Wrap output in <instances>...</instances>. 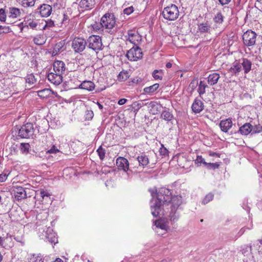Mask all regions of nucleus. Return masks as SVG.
Here are the masks:
<instances>
[{"instance_id":"1","label":"nucleus","mask_w":262,"mask_h":262,"mask_svg":"<svg viewBox=\"0 0 262 262\" xmlns=\"http://www.w3.org/2000/svg\"><path fill=\"white\" fill-rule=\"evenodd\" d=\"M152 199L150 202L151 214L154 217L164 215L167 207L170 206V208L177 210L182 204V197L174 196L171 197L169 189L161 188L158 191L156 189H149Z\"/></svg>"},{"instance_id":"2","label":"nucleus","mask_w":262,"mask_h":262,"mask_svg":"<svg viewBox=\"0 0 262 262\" xmlns=\"http://www.w3.org/2000/svg\"><path fill=\"white\" fill-rule=\"evenodd\" d=\"M163 17L168 20H174L179 15L178 7L173 4L165 7L162 12Z\"/></svg>"},{"instance_id":"3","label":"nucleus","mask_w":262,"mask_h":262,"mask_svg":"<svg viewBox=\"0 0 262 262\" xmlns=\"http://www.w3.org/2000/svg\"><path fill=\"white\" fill-rule=\"evenodd\" d=\"M86 41L88 48L96 52L102 49L101 38L98 35L90 36Z\"/></svg>"},{"instance_id":"4","label":"nucleus","mask_w":262,"mask_h":262,"mask_svg":"<svg viewBox=\"0 0 262 262\" xmlns=\"http://www.w3.org/2000/svg\"><path fill=\"white\" fill-rule=\"evenodd\" d=\"M115 23L114 15L112 13H106L102 17L100 25L103 28L111 29L114 28Z\"/></svg>"},{"instance_id":"5","label":"nucleus","mask_w":262,"mask_h":262,"mask_svg":"<svg viewBox=\"0 0 262 262\" xmlns=\"http://www.w3.org/2000/svg\"><path fill=\"white\" fill-rule=\"evenodd\" d=\"M18 136L21 138H29L34 134L33 125L28 123L23 125L18 130Z\"/></svg>"},{"instance_id":"6","label":"nucleus","mask_w":262,"mask_h":262,"mask_svg":"<svg viewBox=\"0 0 262 262\" xmlns=\"http://www.w3.org/2000/svg\"><path fill=\"white\" fill-rule=\"evenodd\" d=\"M86 46V41L80 37L75 38L72 42V48L76 53H81L84 51Z\"/></svg>"},{"instance_id":"7","label":"nucleus","mask_w":262,"mask_h":262,"mask_svg":"<svg viewBox=\"0 0 262 262\" xmlns=\"http://www.w3.org/2000/svg\"><path fill=\"white\" fill-rule=\"evenodd\" d=\"M126 56L130 61H137L142 58L143 53L140 48L137 46H135L128 51Z\"/></svg>"},{"instance_id":"8","label":"nucleus","mask_w":262,"mask_h":262,"mask_svg":"<svg viewBox=\"0 0 262 262\" xmlns=\"http://www.w3.org/2000/svg\"><path fill=\"white\" fill-rule=\"evenodd\" d=\"M257 35L251 31L248 30L245 32L243 35V42L245 45L250 47L255 45Z\"/></svg>"},{"instance_id":"9","label":"nucleus","mask_w":262,"mask_h":262,"mask_svg":"<svg viewBox=\"0 0 262 262\" xmlns=\"http://www.w3.org/2000/svg\"><path fill=\"white\" fill-rule=\"evenodd\" d=\"M127 40L135 46H137L141 41L142 36L137 32L130 30L128 32Z\"/></svg>"},{"instance_id":"10","label":"nucleus","mask_w":262,"mask_h":262,"mask_svg":"<svg viewBox=\"0 0 262 262\" xmlns=\"http://www.w3.org/2000/svg\"><path fill=\"white\" fill-rule=\"evenodd\" d=\"M48 79L51 83L57 85L61 83L62 76L60 74L50 73L48 75Z\"/></svg>"},{"instance_id":"11","label":"nucleus","mask_w":262,"mask_h":262,"mask_svg":"<svg viewBox=\"0 0 262 262\" xmlns=\"http://www.w3.org/2000/svg\"><path fill=\"white\" fill-rule=\"evenodd\" d=\"M116 165L119 169H122L124 171H127L129 169L128 161L123 157H119L117 159Z\"/></svg>"},{"instance_id":"12","label":"nucleus","mask_w":262,"mask_h":262,"mask_svg":"<svg viewBox=\"0 0 262 262\" xmlns=\"http://www.w3.org/2000/svg\"><path fill=\"white\" fill-rule=\"evenodd\" d=\"M95 4V0H81L79 3V6L82 11H84L92 9Z\"/></svg>"},{"instance_id":"13","label":"nucleus","mask_w":262,"mask_h":262,"mask_svg":"<svg viewBox=\"0 0 262 262\" xmlns=\"http://www.w3.org/2000/svg\"><path fill=\"white\" fill-rule=\"evenodd\" d=\"M233 125L231 119L228 118L220 121V127L222 132L227 133Z\"/></svg>"},{"instance_id":"14","label":"nucleus","mask_w":262,"mask_h":262,"mask_svg":"<svg viewBox=\"0 0 262 262\" xmlns=\"http://www.w3.org/2000/svg\"><path fill=\"white\" fill-rule=\"evenodd\" d=\"M39 10L42 17H48L52 13V8L50 5L43 4L40 6Z\"/></svg>"},{"instance_id":"15","label":"nucleus","mask_w":262,"mask_h":262,"mask_svg":"<svg viewBox=\"0 0 262 262\" xmlns=\"http://www.w3.org/2000/svg\"><path fill=\"white\" fill-rule=\"evenodd\" d=\"M53 70L55 73L62 75L66 70L65 64L62 61H55L53 63Z\"/></svg>"},{"instance_id":"16","label":"nucleus","mask_w":262,"mask_h":262,"mask_svg":"<svg viewBox=\"0 0 262 262\" xmlns=\"http://www.w3.org/2000/svg\"><path fill=\"white\" fill-rule=\"evenodd\" d=\"M14 195L17 200H20L26 198L27 193L23 187H17L14 190Z\"/></svg>"},{"instance_id":"17","label":"nucleus","mask_w":262,"mask_h":262,"mask_svg":"<svg viewBox=\"0 0 262 262\" xmlns=\"http://www.w3.org/2000/svg\"><path fill=\"white\" fill-rule=\"evenodd\" d=\"M191 108L194 113H199L204 108L203 103L201 100L196 99L192 103Z\"/></svg>"},{"instance_id":"18","label":"nucleus","mask_w":262,"mask_h":262,"mask_svg":"<svg viewBox=\"0 0 262 262\" xmlns=\"http://www.w3.org/2000/svg\"><path fill=\"white\" fill-rule=\"evenodd\" d=\"M242 66L239 62H234L232 66L229 69V72L231 73L232 75L236 76L239 72L241 71Z\"/></svg>"},{"instance_id":"19","label":"nucleus","mask_w":262,"mask_h":262,"mask_svg":"<svg viewBox=\"0 0 262 262\" xmlns=\"http://www.w3.org/2000/svg\"><path fill=\"white\" fill-rule=\"evenodd\" d=\"M95 87V84L91 81H83L79 86V88L88 90L89 91H92L94 90Z\"/></svg>"},{"instance_id":"20","label":"nucleus","mask_w":262,"mask_h":262,"mask_svg":"<svg viewBox=\"0 0 262 262\" xmlns=\"http://www.w3.org/2000/svg\"><path fill=\"white\" fill-rule=\"evenodd\" d=\"M242 62L240 63L241 64V66L243 67V69L244 70V72L245 74L248 73L251 69V66H252V63L251 62L246 59V58H243L241 60Z\"/></svg>"},{"instance_id":"21","label":"nucleus","mask_w":262,"mask_h":262,"mask_svg":"<svg viewBox=\"0 0 262 262\" xmlns=\"http://www.w3.org/2000/svg\"><path fill=\"white\" fill-rule=\"evenodd\" d=\"M220 78V76L218 73H213L211 74L208 77V83L210 85H213L217 82Z\"/></svg>"},{"instance_id":"22","label":"nucleus","mask_w":262,"mask_h":262,"mask_svg":"<svg viewBox=\"0 0 262 262\" xmlns=\"http://www.w3.org/2000/svg\"><path fill=\"white\" fill-rule=\"evenodd\" d=\"M148 105L151 108L150 111L153 114H157L160 111L161 106L157 102L151 101L148 102Z\"/></svg>"},{"instance_id":"23","label":"nucleus","mask_w":262,"mask_h":262,"mask_svg":"<svg viewBox=\"0 0 262 262\" xmlns=\"http://www.w3.org/2000/svg\"><path fill=\"white\" fill-rule=\"evenodd\" d=\"M52 230L50 228H48V230L45 233V236L46 239H47L49 242L56 243L57 238L56 237L54 233H52Z\"/></svg>"},{"instance_id":"24","label":"nucleus","mask_w":262,"mask_h":262,"mask_svg":"<svg viewBox=\"0 0 262 262\" xmlns=\"http://www.w3.org/2000/svg\"><path fill=\"white\" fill-rule=\"evenodd\" d=\"M239 131L242 135H247L252 132V126L250 123H245L239 128Z\"/></svg>"},{"instance_id":"25","label":"nucleus","mask_w":262,"mask_h":262,"mask_svg":"<svg viewBox=\"0 0 262 262\" xmlns=\"http://www.w3.org/2000/svg\"><path fill=\"white\" fill-rule=\"evenodd\" d=\"M155 225L157 228H160L162 230L167 231L169 228L168 223L164 220H158L155 223Z\"/></svg>"},{"instance_id":"26","label":"nucleus","mask_w":262,"mask_h":262,"mask_svg":"<svg viewBox=\"0 0 262 262\" xmlns=\"http://www.w3.org/2000/svg\"><path fill=\"white\" fill-rule=\"evenodd\" d=\"M137 160L139 162V166L143 167L146 166L149 163V159L147 156L144 154H142L137 157Z\"/></svg>"},{"instance_id":"27","label":"nucleus","mask_w":262,"mask_h":262,"mask_svg":"<svg viewBox=\"0 0 262 262\" xmlns=\"http://www.w3.org/2000/svg\"><path fill=\"white\" fill-rule=\"evenodd\" d=\"M9 13L10 17L17 18L20 16L21 10L17 8L11 7L9 8Z\"/></svg>"},{"instance_id":"28","label":"nucleus","mask_w":262,"mask_h":262,"mask_svg":"<svg viewBox=\"0 0 262 262\" xmlns=\"http://www.w3.org/2000/svg\"><path fill=\"white\" fill-rule=\"evenodd\" d=\"M179 217V215L178 212H177V210L170 209L169 217L171 224H173L177 222L178 220Z\"/></svg>"},{"instance_id":"29","label":"nucleus","mask_w":262,"mask_h":262,"mask_svg":"<svg viewBox=\"0 0 262 262\" xmlns=\"http://www.w3.org/2000/svg\"><path fill=\"white\" fill-rule=\"evenodd\" d=\"M159 87V84L158 83H155L149 86L145 87L144 88L143 91L147 94H151L156 91Z\"/></svg>"},{"instance_id":"30","label":"nucleus","mask_w":262,"mask_h":262,"mask_svg":"<svg viewBox=\"0 0 262 262\" xmlns=\"http://www.w3.org/2000/svg\"><path fill=\"white\" fill-rule=\"evenodd\" d=\"M22 25H23V28L27 27L28 28L30 27L31 28L34 29H35L37 26V23L35 21H29V20L25 19L24 21L22 23ZM23 29H21L22 30Z\"/></svg>"},{"instance_id":"31","label":"nucleus","mask_w":262,"mask_h":262,"mask_svg":"<svg viewBox=\"0 0 262 262\" xmlns=\"http://www.w3.org/2000/svg\"><path fill=\"white\" fill-rule=\"evenodd\" d=\"M210 26L207 23H201L198 25V29L201 33L208 32L210 30Z\"/></svg>"},{"instance_id":"32","label":"nucleus","mask_w":262,"mask_h":262,"mask_svg":"<svg viewBox=\"0 0 262 262\" xmlns=\"http://www.w3.org/2000/svg\"><path fill=\"white\" fill-rule=\"evenodd\" d=\"M164 73L162 70H155L152 73V77L155 80H162Z\"/></svg>"},{"instance_id":"33","label":"nucleus","mask_w":262,"mask_h":262,"mask_svg":"<svg viewBox=\"0 0 262 262\" xmlns=\"http://www.w3.org/2000/svg\"><path fill=\"white\" fill-rule=\"evenodd\" d=\"M161 117L167 121H170L172 120L173 116L169 112L164 111L161 115Z\"/></svg>"},{"instance_id":"34","label":"nucleus","mask_w":262,"mask_h":262,"mask_svg":"<svg viewBox=\"0 0 262 262\" xmlns=\"http://www.w3.org/2000/svg\"><path fill=\"white\" fill-rule=\"evenodd\" d=\"M241 251L244 256H248L251 253L252 247L248 245H244L241 247Z\"/></svg>"},{"instance_id":"35","label":"nucleus","mask_w":262,"mask_h":262,"mask_svg":"<svg viewBox=\"0 0 262 262\" xmlns=\"http://www.w3.org/2000/svg\"><path fill=\"white\" fill-rule=\"evenodd\" d=\"M51 91L49 89H45L38 91V95L41 98H47L51 95Z\"/></svg>"},{"instance_id":"36","label":"nucleus","mask_w":262,"mask_h":262,"mask_svg":"<svg viewBox=\"0 0 262 262\" xmlns=\"http://www.w3.org/2000/svg\"><path fill=\"white\" fill-rule=\"evenodd\" d=\"M129 77V73L127 71H122L118 76V79L119 81H125Z\"/></svg>"},{"instance_id":"37","label":"nucleus","mask_w":262,"mask_h":262,"mask_svg":"<svg viewBox=\"0 0 262 262\" xmlns=\"http://www.w3.org/2000/svg\"><path fill=\"white\" fill-rule=\"evenodd\" d=\"M26 82L30 85L35 83L36 79L33 74H28L25 78Z\"/></svg>"},{"instance_id":"38","label":"nucleus","mask_w":262,"mask_h":262,"mask_svg":"<svg viewBox=\"0 0 262 262\" xmlns=\"http://www.w3.org/2000/svg\"><path fill=\"white\" fill-rule=\"evenodd\" d=\"M19 148L23 154H27L29 151L30 145L29 143H22L20 144Z\"/></svg>"},{"instance_id":"39","label":"nucleus","mask_w":262,"mask_h":262,"mask_svg":"<svg viewBox=\"0 0 262 262\" xmlns=\"http://www.w3.org/2000/svg\"><path fill=\"white\" fill-rule=\"evenodd\" d=\"M207 86V85L205 84L203 81H201L200 82L199 88L198 89V92L200 96L205 93V89Z\"/></svg>"},{"instance_id":"40","label":"nucleus","mask_w":262,"mask_h":262,"mask_svg":"<svg viewBox=\"0 0 262 262\" xmlns=\"http://www.w3.org/2000/svg\"><path fill=\"white\" fill-rule=\"evenodd\" d=\"M64 43L62 42H59L56 43L54 48L53 54L56 55L59 52H61V49L63 48Z\"/></svg>"},{"instance_id":"41","label":"nucleus","mask_w":262,"mask_h":262,"mask_svg":"<svg viewBox=\"0 0 262 262\" xmlns=\"http://www.w3.org/2000/svg\"><path fill=\"white\" fill-rule=\"evenodd\" d=\"M213 20L215 23L222 24L224 21V16L222 13L221 12H218L213 18Z\"/></svg>"},{"instance_id":"42","label":"nucleus","mask_w":262,"mask_h":262,"mask_svg":"<svg viewBox=\"0 0 262 262\" xmlns=\"http://www.w3.org/2000/svg\"><path fill=\"white\" fill-rule=\"evenodd\" d=\"M35 2V0H22L21 5L25 8L33 7Z\"/></svg>"},{"instance_id":"43","label":"nucleus","mask_w":262,"mask_h":262,"mask_svg":"<svg viewBox=\"0 0 262 262\" xmlns=\"http://www.w3.org/2000/svg\"><path fill=\"white\" fill-rule=\"evenodd\" d=\"M148 103H144V101H136L133 103V108L138 111L144 105H148Z\"/></svg>"},{"instance_id":"44","label":"nucleus","mask_w":262,"mask_h":262,"mask_svg":"<svg viewBox=\"0 0 262 262\" xmlns=\"http://www.w3.org/2000/svg\"><path fill=\"white\" fill-rule=\"evenodd\" d=\"M98 156L101 160H103L105 158V150L101 146H100L97 150Z\"/></svg>"},{"instance_id":"45","label":"nucleus","mask_w":262,"mask_h":262,"mask_svg":"<svg viewBox=\"0 0 262 262\" xmlns=\"http://www.w3.org/2000/svg\"><path fill=\"white\" fill-rule=\"evenodd\" d=\"M10 173V170H5L2 174H0V182L5 181Z\"/></svg>"},{"instance_id":"46","label":"nucleus","mask_w":262,"mask_h":262,"mask_svg":"<svg viewBox=\"0 0 262 262\" xmlns=\"http://www.w3.org/2000/svg\"><path fill=\"white\" fill-rule=\"evenodd\" d=\"M213 197L214 195L211 193H209L206 195V196L203 200L202 203L204 204H206L208 203H209L210 201L212 200Z\"/></svg>"},{"instance_id":"47","label":"nucleus","mask_w":262,"mask_h":262,"mask_svg":"<svg viewBox=\"0 0 262 262\" xmlns=\"http://www.w3.org/2000/svg\"><path fill=\"white\" fill-rule=\"evenodd\" d=\"M34 43L37 45H43L45 42L41 36H36L33 39Z\"/></svg>"},{"instance_id":"48","label":"nucleus","mask_w":262,"mask_h":262,"mask_svg":"<svg viewBox=\"0 0 262 262\" xmlns=\"http://www.w3.org/2000/svg\"><path fill=\"white\" fill-rule=\"evenodd\" d=\"M206 167L208 169H217L219 167V164L217 163H207L206 165Z\"/></svg>"},{"instance_id":"49","label":"nucleus","mask_w":262,"mask_h":262,"mask_svg":"<svg viewBox=\"0 0 262 262\" xmlns=\"http://www.w3.org/2000/svg\"><path fill=\"white\" fill-rule=\"evenodd\" d=\"M6 18V15L3 9H0V21H5Z\"/></svg>"},{"instance_id":"50","label":"nucleus","mask_w":262,"mask_h":262,"mask_svg":"<svg viewBox=\"0 0 262 262\" xmlns=\"http://www.w3.org/2000/svg\"><path fill=\"white\" fill-rule=\"evenodd\" d=\"M262 131V126L260 125H255L252 127V132L254 133H259Z\"/></svg>"},{"instance_id":"51","label":"nucleus","mask_w":262,"mask_h":262,"mask_svg":"<svg viewBox=\"0 0 262 262\" xmlns=\"http://www.w3.org/2000/svg\"><path fill=\"white\" fill-rule=\"evenodd\" d=\"M39 194L42 199H44L45 197H50V194L46 191L44 190H40L39 191Z\"/></svg>"},{"instance_id":"52","label":"nucleus","mask_w":262,"mask_h":262,"mask_svg":"<svg viewBox=\"0 0 262 262\" xmlns=\"http://www.w3.org/2000/svg\"><path fill=\"white\" fill-rule=\"evenodd\" d=\"M59 151V149L55 145H53L49 150L47 151V153L56 154Z\"/></svg>"},{"instance_id":"53","label":"nucleus","mask_w":262,"mask_h":262,"mask_svg":"<svg viewBox=\"0 0 262 262\" xmlns=\"http://www.w3.org/2000/svg\"><path fill=\"white\" fill-rule=\"evenodd\" d=\"M133 11L134 8L132 6L125 8L123 11L124 13L127 15L130 14Z\"/></svg>"},{"instance_id":"54","label":"nucleus","mask_w":262,"mask_h":262,"mask_svg":"<svg viewBox=\"0 0 262 262\" xmlns=\"http://www.w3.org/2000/svg\"><path fill=\"white\" fill-rule=\"evenodd\" d=\"M196 162L198 163H200V164L203 163L205 166L207 164V162H205L204 159H203L201 156H198V157L196 159Z\"/></svg>"},{"instance_id":"55","label":"nucleus","mask_w":262,"mask_h":262,"mask_svg":"<svg viewBox=\"0 0 262 262\" xmlns=\"http://www.w3.org/2000/svg\"><path fill=\"white\" fill-rule=\"evenodd\" d=\"M162 147L160 149V153L161 155L165 156L167 154V150L166 148H165L163 145H161Z\"/></svg>"},{"instance_id":"56","label":"nucleus","mask_w":262,"mask_h":262,"mask_svg":"<svg viewBox=\"0 0 262 262\" xmlns=\"http://www.w3.org/2000/svg\"><path fill=\"white\" fill-rule=\"evenodd\" d=\"M219 1L220 4L223 6L228 4L231 2V0H219Z\"/></svg>"},{"instance_id":"57","label":"nucleus","mask_w":262,"mask_h":262,"mask_svg":"<svg viewBox=\"0 0 262 262\" xmlns=\"http://www.w3.org/2000/svg\"><path fill=\"white\" fill-rule=\"evenodd\" d=\"M126 101H127V99H126L122 98V99H120L118 101V103L119 105H123V104H125L126 102Z\"/></svg>"},{"instance_id":"58","label":"nucleus","mask_w":262,"mask_h":262,"mask_svg":"<svg viewBox=\"0 0 262 262\" xmlns=\"http://www.w3.org/2000/svg\"><path fill=\"white\" fill-rule=\"evenodd\" d=\"M93 112H91V113H89L87 114L86 118H88V119H92L93 118Z\"/></svg>"},{"instance_id":"59","label":"nucleus","mask_w":262,"mask_h":262,"mask_svg":"<svg viewBox=\"0 0 262 262\" xmlns=\"http://www.w3.org/2000/svg\"><path fill=\"white\" fill-rule=\"evenodd\" d=\"M62 5L61 4H58V3H54V8H57L58 9H59L60 7H61Z\"/></svg>"},{"instance_id":"60","label":"nucleus","mask_w":262,"mask_h":262,"mask_svg":"<svg viewBox=\"0 0 262 262\" xmlns=\"http://www.w3.org/2000/svg\"><path fill=\"white\" fill-rule=\"evenodd\" d=\"M47 24L49 27H52L54 26V21L52 20H50L49 22L47 23Z\"/></svg>"},{"instance_id":"61","label":"nucleus","mask_w":262,"mask_h":262,"mask_svg":"<svg viewBox=\"0 0 262 262\" xmlns=\"http://www.w3.org/2000/svg\"><path fill=\"white\" fill-rule=\"evenodd\" d=\"M172 67V63L170 62H167L166 64V67L167 68H170Z\"/></svg>"},{"instance_id":"62","label":"nucleus","mask_w":262,"mask_h":262,"mask_svg":"<svg viewBox=\"0 0 262 262\" xmlns=\"http://www.w3.org/2000/svg\"><path fill=\"white\" fill-rule=\"evenodd\" d=\"M54 262H64L63 260H62L60 258H56V260L54 261Z\"/></svg>"},{"instance_id":"63","label":"nucleus","mask_w":262,"mask_h":262,"mask_svg":"<svg viewBox=\"0 0 262 262\" xmlns=\"http://www.w3.org/2000/svg\"><path fill=\"white\" fill-rule=\"evenodd\" d=\"M98 103V107L100 109H102L103 108V106L102 105H101L100 103H99V102L97 103Z\"/></svg>"},{"instance_id":"64","label":"nucleus","mask_w":262,"mask_h":262,"mask_svg":"<svg viewBox=\"0 0 262 262\" xmlns=\"http://www.w3.org/2000/svg\"><path fill=\"white\" fill-rule=\"evenodd\" d=\"M257 2L260 5H262V0H257Z\"/></svg>"}]
</instances>
